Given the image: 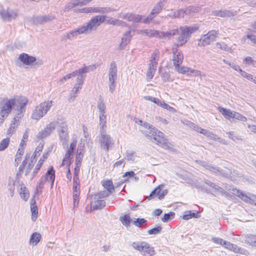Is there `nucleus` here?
<instances>
[{
  "label": "nucleus",
  "instance_id": "f257e3e1",
  "mask_svg": "<svg viewBox=\"0 0 256 256\" xmlns=\"http://www.w3.org/2000/svg\"><path fill=\"white\" fill-rule=\"evenodd\" d=\"M97 108L99 112L100 138V143L102 149L108 151L111 143L110 136L106 134V106L102 96H99L97 104Z\"/></svg>",
  "mask_w": 256,
  "mask_h": 256
},
{
  "label": "nucleus",
  "instance_id": "f03ea898",
  "mask_svg": "<svg viewBox=\"0 0 256 256\" xmlns=\"http://www.w3.org/2000/svg\"><path fill=\"white\" fill-rule=\"evenodd\" d=\"M142 126L149 130L148 132L146 131L147 133L146 134L148 136L152 137L154 142L166 150L172 148L170 146L168 140L164 138V133L158 131V130L153 128L152 125L146 122H144Z\"/></svg>",
  "mask_w": 256,
  "mask_h": 256
},
{
  "label": "nucleus",
  "instance_id": "7ed1b4c3",
  "mask_svg": "<svg viewBox=\"0 0 256 256\" xmlns=\"http://www.w3.org/2000/svg\"><path fill=\"white\" fill-rule=\"evenodd\" d=\"M198 28L197 26H180L179 36L176 39L177 43L175 44L174 46L178 48L186 43L191 34L197 30Z\"/></svg>",
  "mask_w": 256,
  "mask_h": 256
},
{
  "label": "nucleus",
  "instance_id": "20e7f679",
  "mask_svg": "<svg viewBox=\"0 0 256 256\" xmlns=\"http://www.w3.org/2000/svg\"><path fill=\"white\" fill-rule=\"evenodd\" d=\"M96 30V16L92 18L86 25H83L68 32L66 37L68 40H71L74 37L80 34H90L92 30Z\"/></svg>",
  "mask_w": 256,
  "mask_h": 256
},
{
  "label": "nucleus",
  "instance_id": "39448f33",
  "mask_svg": "<svg viewBox=\"0 0 256 256\" xmlns=\"http://www.w3.org/2000/svg\"><path fill=\"white\" fill-rule=\"evenodd\" d=\"M28 102V99L24 96H20L17 98L10 99L7 100L2 106V108L4 109L9 113L11 112L12 108H18L20 112H25V107Z\"/></svg>",
  "mask_w": 256,
  "mask_h": 256
},
{
  "label": "nucleus",
  "instance_id": "423d86ee",
  "mask_svg": "<svg viewBox=\"0 0 256 256\" xmlns=\"http://www.w3.org/2000/svg\"><path fill=\"white\" fill-rule=\"evenodd\" d=\"M52 105V100L41 103L36 108L32 115V118L36 120L40 119L46 114Z\"/></svg>",
  "mask_w": 256,
  "mask_h": 256
},
{
  "label": "nucleus",
  "instance_id": "0eeeda50",
  "mask_svg": "<svg viewBox=\"0 0 256 256\" xmlns=\"http://www.w3.org/2000/svg\"><path fill=\"white\" fill-rule=\"evenodd\" d=\"M117 78V68L114 62L111 63L108 73V86L110 92L113 94L116 86V80Z\"/></svg>",
  "mask_w": 256,
  "mask_h": 256
},
{
  "label": "nucleus",
  "instance_id": "6e6552de",
  "mask_svg": "<svg viewBox=\"0 0 256 256\" xmlns=\"http://www.w3.org/2000/svg\"><path fill=\"white\" fill-rule=\"evenodd\" d=\"M218 35V31L215 30L208 32L206 34H204L198 40V46H205L210 44L212 42L216 40Z\"/></svg>",
  "mask_w": 256,
  "mask_h": 256
},
{
  "label": "nucleus",
  "instance_id": "1a4fd4ad",
  "mask_svg": "<svg viewBox=\"0 0 256 256\" xmlns=\"http://www.w3.org/2000/svg\"><path fill=\"white\" fill-rule=\"evenodd\" d=\"M159 58V52L156 50L152 55L150 63L149 64L148 70L146 76L149 79H152L154 75Z\"/></svg>",
  "mask_w": 256,
  "mask_h": 256
},
{
  "label": "nucleus",
  "instance_id": "9d476101",
  "mask_svg": "<svg viewBox=\"0 0 256 256\" xmlns=\"http://www.w3.org/2000/svg\"><path fill=\"white\" fill-rule=\"evenodd\" d=\"M56 124L60 128L59 131V136L62 146L68 148V135L67 132V126L64 122H57Z\"/></svg>",
  "mask_w": 256,
  "mask_h": 256
},
{
  "label": "nucleus",
  "instance_id": "9b49d317",
  "mask_svg": "<svg viewBox=\"0 0 256 256\" xmlns=\"http://www.w3.org/2000/svg\"><path fill=\"white\" fill-rule=\"evenodd\" d=\"M55 18V16L50 14L44 16H33L31 18V22L34 24L38 25L48 22Z\"/></svg>",
  "mask_w": 256,
  "mask_h": 256
},
{
  "label": "nucleus",
  "instance_id": "f8f14e48",
  "mask_svg": "<svg viewBox=\"0 0 256 256\" xmlns=\"http://www.w3.org/2000/svg\"><path fill=\"white\" fill-rule=\"evenodd\" d=\"M56 122H50L46 126L44 130L38 133L37 135L38 138L39 139H43L48 136L55 129L56 127Z\"/></svg>",
  "mask_w": 256,
  "mask_h": 256
},
{
  "label": "nucleus",
  "instance_id": "ddd939ff",
  "mask_svg": "<svg viewBox=\"0 0 256 256\" xmlns=\"http://www.w3.org/2000/svg\"><path fill=\"white\" fill-rule=\"evenodd\" d=\"M76 140H73L72 142L70 143V148H68L66 154H65V156L62 160V166H64V162H67L68 166H70V160L72 159V156L74 153V150H75L76 146Z\"/></svg>",
  "mask_w": 256,
  "mask_h": 256
},
{
  "label": "nucleus",
  "instance_id": "4468645a",
  "mask_svg": "<svg viewBox=\"0 0 256 256\" xmlns=\"http://www.w3.org/2000/svg\"><path fill=\"white\" fill-rule=\"evenodd\" d=\"M172 50L173 64L174 66H180L183 62L184 56L180 52L178 51V48L173 46Z\"/></svg>",
  "mask_w": 256,
  "mask_h": 256
},
{
  "label": "nucleus",
  "instance_id": "2eb2a0df",
  "mask_svg": "<svg viewBox=\"0 0 256 256\" xmlns=\"http://www.w3.org/2000/svg\"><path fill=\"white\" fill-rule=\"evenodd\" d=\"M0 16L4 20L10 21L12 20L15 19L18 14L16 11L2 10L0 12Z\"/></svg>",
  "mask_w": 256,
  "mask_h": 256
},
{
  "label": "nucleus",
  "instance_id": "dca6fc26",
  "mask_svg": "<svg viewBox=\"0 0 256 256\" xmlns=\"http://www.w3.org/2000/svg\"><path fill=\"white\" fill-rule=\"evenodd\" d=\"M240 240L242 242L256 247V235L248 234L242 236L240 238Z\"/></svg>",
  "mask_w": 256,
  "mask_h": 256
},
{
  "label": "nucleus",
  "instance_id": "f3484780",
  "mask_svg": "<svg viewBox=\"0 0 256 256\" xmlns=\"http://www.w3.org/2000/svg\"><path fill=\"white\" fill-rule=\"evenodd\" d=\"M18 60L24 64L30 65L36 61V57L29 56L26 53H22L20 54Z\"/></svg>",
  "mask_w": 256,
  "mask_h": 256
},
{
  "label": "nucleus",
  "instance_id": "a211bd4d",
  "mask_svg": "<svg viewBox=\"0 0 256 256\" xmlns=\"http://www.w3.org/2000/svg\"><path fill=\"white\" fill-rule=\"evenodd\" d=\"M96 68L95 64L85 66L82 68H79L78 70V79L82 81V79L85 80L86 75L85 74L86 72H90L94 70Z\"/></svg>",
  "mask_w": 256,
  "mask_h": 256
},
{
  "label": "nucleus",
  "instance_id": "6ab92c4d",
  "mask_svg": "<svg viewBox=\"0 0 256 256\" xmlns=\"http://www.w3.org/2000/svg\"><path fill=\"white\" fill-rule=\"evenodd\" d=\"M131 30H130L124 33L122 38L121 42L119 44L118 48L124 50L126 46L129 44L132 37Z\"/></svg>",
  "mask_w": 256,
  "mask_h": 256
},
{
  "label": "nucleus",
  "instance_id": "aec40b11",
  "mask_svg": "<svg viewBox=\"0 0 256 256\" xmlns=\"http://www.w3.org/2000/svg\"><path fill=\"white\" fill-rule=\"evenodd\" d=\"M90 204H88L86 208V212L91 213L96 210V194H92L88 198Z\"/></svg>",
  "mask_w": 256,
  "mask_h": 256
},
{
  "label": "nucleus",
  "instance_id": "412c9836",
  "mask_svg": "<svg viewBox=\"0 0 256 256\" xmlns=\"http://www.w3.org/2000/svg\"><path fill=\"white\" fill-rule=\"evenodd\" d=\"M190 127L194 128L196 132L204 134V136H206L208 138H214V136H216L214 134L212 133L211 132L206 130L200 127L196 126L194 123L192 122L190 124Z\"/></svg>",
  "mask_w": 256,
  "mask_h": 256
},
{
  "label": "nucleus",
  "instance_id": "4be33fe9",
  "mask_svg": "<svg viewBox=\"0 0 256 256\" xmlns=\"http://www.w3.org/2000/svg\"><path fill=\"white\" fill-rule=\"evenodd\" d=\"M46 180L47 176L46 173L44 176H42L41 177L40 181L38 182L34 192V196L38 195L42 193V190L44 188V184Z\"/></svg>",
  "mask_w": 256,
  "mask_h": 256
},
{
  "label": "nucleus",
  "instance_id": "5701e85b",
  "mask_svg": "<svg viewBox=\"0 0 256 256\" xmlns=\"http://www.w3.org/2000/svg\"><path fill=\"white\" fill-rule=\"evenodd\" d=\"M142 34L144 36H146L148 37H164V32H160L156 30H144L142 31Z\"/></svg>",
  "mask_w": 256,
  "mask_h": 256
},
{
  "label": "nucleus",
  "instance_id": "b1692460",
  "mask_svg": "<svg viewBox=\"0 0 256 256\" xmlns=\"http://www.w3.org/2000/svg\"><path fill=\"white\" fill-rule=\"evenodd\" d=\"M202 166L206 170H208L216 174L222 175L224 174L223 170L217 166H214L212 164H208L206 162H204L202 164Z\"/></svg>",
  "mask_w": 256,
  "mask_h": 256
},
{
  "label": "nucleus",
  "instance_id": "393cba45",
  "mask_svg": "<svg viewBox=\"0 0 256 256\" xmlns=\"http://www.w3.org/2000/svg\"><path fill=\"white\" fill-rule=\"evenodd\" d=\"M30 210L32 212V220L35 221L38 218V208L36 204V200L33 198L30 201Z\"/></svg>",
  "mask_w": 256,
  "mask_h": 256
},
{
  "label": "nucleus",
  "instance_id": "a878e982",
  "mask_svg": "<svg viewBox=\"0 0 256 256\" xmlns=\"http://www.w3.org/2000/svg\"><path fill=\"white\" fill-rule=\"evenodd\" d=\"M223 244H224V247L228 250H230L236 253H242V249L238 247L236 244H232L230 242L227 241L224 242Z\"/></svg>",
  "mask_w": 256,
  "mask_h": 256
},
{
  "label": "nucleus",
  "instance_id": "bb28decb",
  "mask_svg": "<svg viewBox=\"0 0 256 256\" xmlns=\"http://www.w3.org/2000/svg\"><path fill=\"white\" fill-rule=\"evenodd\" d=\"M73 190V205L74 208L78 206L79 196L80 194V188L72 187Z\"/></svg>",
  "mask_w": 256,
  "mask_h": 256
},
{
  "label": "nucleus",
  "instance_id": "cd10ccee",
  "mask_svg": "<svg viewBox=\"0 0 256 256\" xmlns=\"http://www.w3.org/2000/svg\"><path fill=\"white\" fill-rule=\"evenodd\" d=\"M164 188L163 184L159 185L158 187L155 188L150 194L148 198L149 200H151L152 198H154L155 197H158L159 199V197L160 195L161 191L162 190V188Z\"/></svg>",
  "mask_w": 256,
  "mask_h": 256
},
{
  "label": "nucleus",
  "instance_id": "c85d7f7f",
  "mask_svg": "<svg viewBox=\"0 0 256 256\" xmlns=\"http://www.w3.org/2000/svg\"><path fill=\"white\" fill-rule=\"evenodd\" d=\"M166 2V0H160L152 10L151 12L152 14L155 16L156 14L160 13L164 6V4Z\"/></svg>",
  "mask_w": 256,
  "mask_h": 256
},
{
  "label": "nucleus",
  "instance_id": "c756f323",
  "mask_svg": "<svg viewBox=\"0 0 256 256\" xmlns=\"http://www.w3.org/2000/svg\"><path fill=\"white\" fill-rule=\"evenodd\" d=\"M42 236L40 233L35 232L30 236V243L33 246H36L41 240Z\"/></svg>",
  "mask_w": 256,
  "mask_h": 256
},
{
  "label": "nucleus",
  "instance_id": "7c9ffc66",
  "mask_svg": "<svg viewBox=\"0 0 256 256\" xmlns=\"http://www.w3.org/2000/svg\"><path fill=\"white\" fill-rule=\"evenodd\" d=\"M47 180L49 178L51 181L50 188H52L55 180V171L52 166H51L46 172Z\"/></svg>",
  "mask_w": 256,
  "mask_h": 256
},
{
  "label": "nucleus",
  "instance_id": "2f4dec72",
  "mask_svg": "<svg viewBox=\"0 0 256 256\" xmlns=\"http://www.w3.org/2000/svg\"><path fill=\"white\" fill-rule=\"evenodd\" d=\"M214 14L215 16L221 18L230 17L232 16V12L226 10H216Z\"/></svg>",
  "mask_w": 256,
  "mask_h": 256
},
{
  "label": "nucleus",
  "instance_id": "473e14b6",
  "mask_svg": "<svg viewBox=\"0 0 256 256\" xmlns=\"http://www.w3.org/2000/svg\"><path fill=\"white\" fill-rule=\"evenodd\" d=\"M218 110L226 118L230 119L232 118L233 111H232L230 110L220 106L218 107Z\"/></svg>",
  "mask_w": 256,
  "mask_h": 256
},
{
  "label": "nucleus",
  "instance_id": "72a5a7b5",
  "mask_svg": "<svg viewBox=\"0 0 256 256\" xmlns=\"http://www.w3.org/2000/svg\"><path fill=\"white\" fill-rule=\"evenodd\" d=\"M190 10L188 8L180 10L176 14H174V18H184L190 14Z\"/></svg>",
  "mask_w": 256,
  "mask_h": 256
},
{
  "label": "nucleus",
  "instance_id": "f704fd0d",
  "mask_svg": "<svg viewBox=\"0 0 256 256\" xmlns=\"http://www.w3.org/2000/svg\"><path fill=\"white\" fill-rule=\"evenodd\" d=\"M142 252L144 254H146L149 256H152L155 254L154 248L151 246L148 242H146V246H144Z\"/></svg>",
  "mask_w": 256,
  "mask_h": 256
},
{
  "label": "nucleus",
  "instance_id": "c9c22d12",
  "mask_svg": "<svg viewBox=\"0 0 256 256\" xmlns=\"http://www.w3.org/2000/svg\"><path fill=\"white\" fill-rule=\"evenodd\" d=\"M175 70L178 72L179 73L181 74H188L190 72H194L195 70H192L190 68L185 67V66H181L180 67V66H174Z\"/></svg>",
  "mask_w": 256,
  "mask_h": 256
},
{
  "label": "nucleus",
  "instance_id": "e433bc0d",
  "mask_svg": "<svg viewBox=\"0 0 256 256\" xmlns=\"http://www.w3.org/2000/svg\"><path fill=\"white\" fill-rule=\"evenodd\" d=\"M16 110H17L18 113H17L16 115L15 116V117L14 118V124H11L10 128L8 130V132L9 134H10L12 131V128L14 129V126H13V125L14 124L15 122H17V121L19 120V119H20L22 117V113L24 112H21V111L20 112L18 110V108H16Z\"/></svg>",
  "mask_w": 256,
  "mask_h": 256
},
{
  "label": "nucleus",
  "instance_id": "4c0bfd02",
  "mask_svg": "<svg viewBox=\"0 0 256 256\" xmlns=\"http://www.w3.org/2000/svg\"><path fill=\"white\" fill-rule=\"evenodd\" d=\"M126 159L128 161L132 162L136 160L137 156L136 153L132 151H127L126 153Z\"/></svg>",
  "mask_w": 256,
  "mask_h": 256
},
{
  "label": "nucleus",
  "instance_id": "58836bf2",
  "mask_svg": "<svg viewBox=\"0 0 256 256\" xmlns=\"http://www.w3.org/2000/svg\"><path fill=\"white\" fill-rule=\"evenodd\" d=\"M84 80V79H82V82H80L81 80L78 79V77L77 78H76V84H75V85H74V88H73V90H72V92H74V94H75L80 89L82 88V85L83 84Z\"/></svg>",
  "mask_w": 256,
  "mask_h": 256
},
{
  "label": "nucleus",
  "instance_id": "ea45409f",
  "mask_svg": "<svg viewBox=\"0 0 256 256\" xmlns=\"http://www.w3.org/2000/svg\"><path fill=\"white\" fill-rule=\"evenodd\" d=\"M102 186L106 189V190H110L112 192L114 190V186L112 180H108L104 182Z\"/></svg>",
  "mask_w": 256,
  "mask_h": 256
},
{
  "label": "nucleus",
  "instance_id": "a19ab883",
  "mask_svg": "<svg viewBox=\"0 0 256 256\" xmlns=\"http://www.w3.org/2000/svg\"><path fill=\"white\" fill-rule=\"evenodd\" d=\"M174 212H172L167 214H164L163 217L162 218V220L164 222H168L173 219L174 216Z\"/></svg>",
  "mask_w": 256,
  "mask_h": 256
},
{
  "label": "nucleus",
  "instance_id": "79ce46f5",
  "mask_svg": "<svg viewBox=\"0 0 256 256\" xmlns=\"http://www.w3.org/2000/svg\"><path fill=\"white\" fill-rule=\"evenodd\" d=\"M146 223L147 220L144 218H138L133 222V224L138 228L142 227L143 224L146 225Z\"/></svg>",
  "mask_w": 256,
  "mask_h": 256
},
{
  "label": "nucleus",
  "instance_id": "37998d69",
  "mask_svg": "<svg viewBox=\"0 0 256 256\" xmlns=\"http://www.w3.org/2000/svg\"><path fill=\"white\" fill-rule=\"evenodd\" d=\"M78 74H79L78 72V70H76L66 75L65 76H63L62 78V79L60 80V81L62 82H64V81H66L68 80L71 78L72 77H74V76L78 77Z\"/></svg>",
  "mask_w": 256,
  "mask_h": 256
},
{
  "label": "nucleus",
  "instance_id": "c03bdc74",
  "mask_svg": "<svg viewBox=\"0 0 256 256\" xmlns=\"http://www.w3.org/2000/svg\"><path fill=\"white\" fill-rule=\"evenodd\" d=\"M232 118L238 120L242 122H246L247 120L246 117L242 114L236 112H233Z\"/></svg>",
  "mask_w": 256,
  "mask_h": 256
},
{
  "label": "nucleus",
  "instance_id": "a18cd8bd",
  "mask_svg": "<svg viewBox=\"0 0 256 256\" xmlns=\"http://www.w3.org/2000/svg\"><path fill=\"white\" fill-rule=\"evenodd\" d=\"M120 220L122 224L126 226H128L130 224L131 218L128 215L125 214L123 216L120 218Z\"/></svg>",
  "mask_w": 256,
  "mask_h": 256
},
{
  "label": "nucleus",
  "instance_id": "49530a36",
  "mask_svg": "<svg viewBox=\"0 0 256 256\" xmlns=\"http://www.w3.org/2000/svg\"><path fill=\"white\" fill-rule=\"evenodd\" d=\"M24 152V148H19L16 154V158H15V166H17L18 164V162L21 160L22 156Z\"/></svg>",
  "mask_w": 256,
  "mask_h": 256
},
{
  "label": "nucleus",
  "instance_id": "de8ad7c7",
  "mask_svg": "<svg viewBox=\"0 0 256 256\" xmlns=\"http://www.w3.org/2000/svg\"><path fill=\"white\" fill-rule=\"evenodd\" d=\"M44 147V144L40 142L36 148L34 152L32 154L31 158L34 159L38 156L40 154V152L42 151Z\"/></svg>",
  "mask_w": 256,
  "mask_h": 256
},
{
  "label": "nucleus",
  "instance_id": "09e8293b",
  "mask_svg": "<svg viewBox=\"0 0 256 256\" xmlns=\"http://www.w3.org/2000/svg\"><path fill=\"white\" fill-rule=\"evenodd\" d=\"M133 14H134L130 12L121 13L120 14L119 16L120 18L127 20L128 22H132Z\"/></svg>",
  "mask_w": 256,
  "mask_h": 256
},
{
  "label": "nucleus",
  "instance_id": "8fccbe9b",
  "mask_svg": "<svg viewBox=\"0 0 256 256\" xmlns=\"http://www.w3.org/2000/svg\"><path fill=\"white\" fill-rule=\"evenodd\" d=\"M44 162V160H42V158H40V160H38V163L36 165V166L33 171L32 178H33L35 176L36 174L40 170L42 164H43Z\"/></svg>",
  "mask_w": 256,
  "mask_h": 256
},
{
  "label": "nucleus",
  "instance_id": "3c124183",
  "mask_svg": "<svg viewBox=\"0 0 256 256\" xmlns=\"http://www.w3.org/2000/svg\"><path fill=\"white\" fill-rule=\"evenodd\" d=\"M21 192H20V197L24 200H26L28 198L29 194L25 186L20 188Z\"/></svg>",
  "mask_w": 256,
  "mask_h": 256
},
{
  "label": "nucleus",
  "instance_id": "603ef678",
  "mask_svg": "<svg viewBox=\"0 0 256 256\" xmlns=\"http://www.w3.org/2000/svg\"><path fill=\"white\" fill-rule=\"evenodd\" d=\"M114 10L111 8L105 7H97V12L102 13V14H107L112 12H114Z\"/></svg>",
  "mask_w": 256,
  "mask_h": 256
},
{
  "label": "nucleus",
  "instance_id": "864d4df0",
  "mask_svg": "<svg viewBox=\"0 0 256 256\" xmlns=\"http://www.w3.org/2000/svg\"><path fill=\"white\" fill-rule=\"evenodd\" d=\"M158 105L162 106V108H164L168 110H169L171 112H175L176 111V110L174 108L172 107L171 106H169L167 104L165 103L164 102V101L160 100Z\"/></svg>",
  "mask_w": 256,
  "mask_h": 256
},
{
  "label": "nucleus",
  "instance_id": "5fc2aeb1",
  "mask_svg": "<svg viewBox=\"0 0 256 256\" xmlns=\"http://www.w3.org/2000/svg\"><path fill=\"white\" fill-rule=\"evenodd\" d=\"M162 228L160 226H157L154 228L149 230L148 233L150 235L157 234L161 232Z\"/></svg>",
  "mask_w": 256,
  "mask_h": 256
},
{
  "label": "nucleus",
  "instance_id": "6e6d98bb",
  "mask_svg": "<svg viewBox=\"0 0 256 256\" xmlns=\"http://www.w3.org/2000/svg\"><path fill=\"white\" fill-rule=\"evenodd\" d=\"M198 214L188 211L183 216L182 218L185 220H188L192 218H198Z\"/></svg>",
  "mask_w": 256,
  "mask_h": 256
},
{
  "label": "nucleus",
  "instance_id": "4d7b16f0",
  "mask_svg": "<svg viewBox=\"0 0 256 256\" xmlns=\"http://www.w3.org/2000/svg\"><path fill=\"white\" fill-rule=\"evenodd\" d=\"M10 139L8 138H4L0 142V151L4 150L8 146Z\"/></svg>",
  "mask_w": 256,
  "mask_h": 256
},
{
  "label": "nucleus",
  "instance_id": "13d9d810",
  "mask_svg": "<svg viewBox=\"0 0 256 256\" xmlns=\"http://www.w3.org/2000/svg\"><path fill=\"white\" fill-rule=\"evenodd\" d=\"M204 182L207 185L209 186L210 187H211L212 188L216 190H218L220 192H222V189L221 188H220L218 186L216 185L214 183L212 182H210L209 180H205Z\"/></svg>",
  "mask_w": 256,
  "mask_h": 256
},
{
  "label": "nucleus",
  "instance_id": "bf43d9fd",
  "mask_svg": "<svg viewBox=\"0 0 256 256\" xmlns=\"http://www.w3.org/2000/svg\"><path fill=\"white\" fill-rule=\"evenodd\" d=\"M180 29L176 28L170 30L169 32H164V37L167 36L169 37L172 36H176L180 34Z\"/></svg>",
  "mask_w": 256,
  "mask_h": 256
},
{
  "label": "nucleus",
  "instance_id": "052dcab7",
  "mask_svg": "<svg viewBox=\"0 0 256 256\" xmlns=\"http://www.w3.org/2000/svg\"><path fill=\"white\" fill-rule=\"evenodd\" d=\"M112 192L110 190H104L99 192H97V197L98 198H104L108 196Z\"/></svg>",
  "mask_w": 256,
  "mask_h": 256
},
{
  "label": "nucleus",
  "instance_id": "680f3d73",
  "mask_svg": "<svg viewBox=\"0 0 256 256\" xmlns=\"http://www.w3.org/2000/svg\"><path fill=\"white\" fill-rule=\"evenodd\" d=\"M161 78H162V80L164 82H170L172 80L170 78V73L167 72H163L162 74Z\"/></svg>",
  "mask_w": 256,
  "mask_h": 256
},
{
  "label": "nucleus",
  "instance_id": "e2e57ef3",
  "mask_svg": "<svg viewBox=\"0 0 256 256\" xmlns=\"http://www.w3.org/2000/svg\"><path fill=\"white\" fill-rule=\"evenodd\" d=\"M78 4L76 3L74 0H72V2L66 4L64 6V11H68L73 8L77 6Z\"/></svg>",
  "mask_w": 256,
  "mask_h": 256
},
{
  "label": "nucleus",
  "instance_id": "0e129e2a",
  "mask_svg": "<svg viewBox=\"0 0 256 256\" xmlns=\"http://www.w3.org/2000/svg\"><path fill=\"white\" fill-rule=\"evenodd\" d=\"M216 45L218 48L227 52L230 50V48L224 42H217Z\"/></svg>",
  "mask_w": 256,
  "mask_h": 256
},
{
  "label": "nucleus",
  "instance_id": "69168bd1",
  "mask_svg": "<svg viewBox=\"0 0 256 256\" xmlns=\"http://www.w3.org/2000/svg\"><path fill=\"white\" fill-rule=\"evenodd\" d=\"M106 18L107 16L105 15L97 16V26L102 22L106 23Z\"/></svg>",
  "mask_w": 256,
  "mask_h": 256
},
{
  "label": "nucleus",
  "instance_id": "338daca9",
  "mask_svg": "<svg viewBox=\"0 0 256 256\" xmlns=\"http://www.w3.org/2000/svg\"><path fill=\"white\" fill-rule=\"evenodd\" d=\"M212 240L216 244H220L223 246H224V244H223V243H224V242H226V240H224L221 238H216V237L212 238Z\"/></svg>",
  "mask_w": 256,
  "mask_h": 256
},
{
  "label": "nucleus",
  "instance_id": "774afa93",
  "mask_svg": "<svg viewBox=\"0 0 256 256\" xmlns=\"http://www.w3.org/2000/svg\"><path fill=\"white\" fill-rule=\"evenodd\" d=\"M142 20V16L139 14H133L132 22L134 23H138Z\"/></svg>",
  "mask_w": 256,
  "mask_h": 256
}]
</instances>
